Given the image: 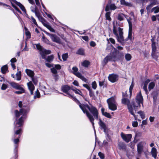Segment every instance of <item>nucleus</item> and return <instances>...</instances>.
Listing matches in <instances>:
<instances>
[{
    "mask_svg": "<svg viewBox=\"0 0 159 159\" xmlns=\"http://www.w3.org/2000/svg\"><path fill=\"white\" fill-rule=\"evenodd\" d=\"M54 68L56 69L59 70L61 68V66L60 65H56Z\"/></svg>",
    "mask_w": 159,
    "mask_h": 159,
    "instance_id": "61",
    "label": "nucleus"
},
{
    "mask_svg": "<svg viewBox=\"0 0 159 159\" xmlns=\"http://www.w3.org/2000/svg\"><path fill=\"white\" fill-rule=\"evenodd\" d=\"M118 148L120 150H124L126 149V145L123 142H120L118 143Z\"/></svg>",
    "mask_w": 159,
    "mask_h": 159,
    "instance_id": "21",
    "label": "nucleus"
},
{
    "mask_svg": "<svg viewBox=\"0 0 159 159\" xmlns=\"http://www.w3.org/2000/svg\"><path fill=\"white\" fill-rule=\"evenodd\" d=\"M7 88V85L5 84H3L1 87V89L2 90H5Z\"/></svg>",
    "mask_w": 159,
    "mask_h": 159,
    "instance_id": "54",
    "label": "nucleus"
},
{
    "mask_svg": "<svg viewBox=\"0 0 159 159\" xmlns=\"http://www.w3.org/2000/svg\"><path fill=\"white\" fill-rule=\"evenodd\" d=\"M13 2H14V3L16 4L17 6H18L22 11L25 13H26V10L22 4L20 2H17L15 0H13Z\"/></svg>",
    "mask_w": 159,
    "mask_h": 159,
    "instance_id": "18",
    "label": "nucleus"
},
{
    "mask_svg": "<svg viewBox=\"0 0 159 159\" xmlns=\"http://www.w3.org/2000/svg\"><path fill=\"white\" fill-rule=\"evenodd\" d=\"M107 102L109 109L112 111L117 109V103L114 97H112L108 98L107 100Z\"/></svg>",
    "mask_w": 159,
    "mask_h": 159,
    "instance_id": "5",
    "label": "nucleus"
},
{
    "mask_svg": "<svg viewBox=\"0 0 159 159\" xmlns=\"http://www.w3.org/2000/svg\"><path fill=\"white\" fill-rule=\"evenodd\" d=\"M82 38L86 41H88L89 40V37L88 36H82Z\"/></svg>",
    "mask_w": 159,
    "mask_h": 159,
    "instance_id": "58",
    "label": "nucleus"
},
{
    "mask_svg": "<svg viewBox=\"0 0 159 159\" xmlns=\"http://www.w3.org/2000/svg\"><path fill=\"white\" fill-rule=\"evenodd\" d=\"M21 129L20 128L16 130L15 132L14 136H15V134H20L21 133Z\"/></svg>",
    "mask_w": 159,
    "mask_h": 159,
    "instance_id": "44",
    "label": "nucleus"
},
{
    "mask_svg": "<svg viewBox=\"0 0 159 159\" xmlns=\"http://www.w3.org/2000/svg\"><path fill=\"white\" fill-rule=\"evenodd\" d=\"M122 102L123 104L127 105L129 111L131 115L134 116L135 120H137V118L134 112V110L133 106H132L130 105L129 100L127 98H124L122 99Z\"/></svg>",
    "mask_w": 159,
    "mask_h": 159,
    "instance_id": "4",
    "label": "nucleus"
},
{
    "mask_svg": "<svg viewBox=\"0 0 159 159\" xmlns=\"http://www.w3.org/2000/svg\"><path fill=\"white\" fill-rule=\"evenodd\" d=\"M101 111L103 115L108 118H111V116L110 113L106 112H105V110L103 108H101Z\"/></svg>",
    "mask_w": 159,
    "mask_h": 159,
    "instance_id": "23",
    "label": "nucleus"
},
{
    "mask_svg": "<svg viewBox=\"0 0 159 159\" xmlns=\"http://www.w3.org/2000/svg\"><path fill=\"white\" fill-rule=\"evenodd\" d=\"M98 124L101 128L104 130V132H106L107 129V127L105 123L100 119H99Z\"/></svg>",
    "mask_w": 159,
    "mask_h": 159,
    "instance_id": "19",
    "label": "nucleus"
},
{
    "mask_svg": "<svg viewBox=\"0 0 159 159\" xmlns=\"http://www.w3.org/2000/svg\"><path fill=\"white\" fill-rule=\"evenodd\" d=\"M40 97V93L37 89L35 93V95L34 96V98L35 99L36 98H39Z\"/></svg>",
    "mask_w": 159,
    "mask_h": 159,
    "instance_id": "38",
    "label": "nucleus"
},
{
    "mask_svg": "<svg viewBox=\"0 0 159 159\" xmlns=\"http://www.w3.org/2000/svg\"><path fill=\"white\" fill-rule=\"evenodd\" d=\"M72 69L73 70V74L77 77V74H78V73H80L79 72H77L78 69L76 67H73L72 68Z\"/></svg>",
    "mask_w": 159,
    "mask_h": 159,
    "instance_id": "32",
    "label": "nucleus"
},
{
    "mask_svg": "<svg viewBox=\"0 0 159 159\" xmlns=\"http://www.w3.org/2000/svg\"><path fill=\"white\" fill-rule=\"evenodd\" d=\"M132 125L134 127H136L138 126V123L137 121H133L132 122Z\"/></svg>",
    "mask_w": 159,
    "mask_h": 159,
    "instance_id": "57",
    "label": "nucleus"
},
{
    "mask_svg": "<svg viewBox=\"0 0 159 159\" xmlns=\"http://www.w3.org/2000/svg\"><path fill=\"white\" fill-rule=\"evenodd\" d=\"M109 40L110 41V42L113 44H114L115 43V41L114 39L112 38H110Z\"/></svg>",
    "mask_w": 159,
    "mask_h": 159,
    "instance_id": "63",
    "label": "nucleus"
},
{
    "mask_svg": "<svg viewBox=\"0 0 159 159\" xmlns=\"http://www.w3.org/2000/svg\"><path fill=\"white\" fill-rule=\"evenodd\" d=\"M70 89V87L67 85H65L61 87V90L64 93H66L67 95L65 96H67L70 98H72L74 101L78 103V101L75 98L73 97L72 95L70 94L68 92V91Z\"/></svg>",
    "mask_w": 159,
    "mask_h": 159,
    "instance_id": "7",
    "label": "nucleus"
},
{
    "mask_svg": "<svg viewBox=\"0 0 159 159\" xmlns=\"http://www.w3.org/2000/svg\"><path fill=\"white\" fill-rule=\"evenodd\" d=\"M77 75V77L80 78L83 81H84L85 82H87V79L84 76H82L80 73H78Z\"/></svg>",
    "mask_w": 159,
    "mask_h": 159,
    "instance_id": "31",
    "label": "nucleus"
},
{
    "mask_svg": "<svg viewBox=\"0 0 159 159\" xmlns=\"http://www.w3.org/2000/svg\"><path fill=\"white\" fill-rule=\"evenodd\" d=\"M42 39H43V41L45 43H48L49 44V40L46 38L44 36H43L42 37Z\"/></svg>",
    "mask_w": 159,
    "mask_h": 159,
    "instance_id": "55",
    "label": "nucleus"
},
{
    "mask_svg": "<svg viewBox=\"0 0 159 159\" xmlns=\"http://www.w3.org/2000/svg\"><path fill=\"white\" fill-rule=\"evenodd\" d=\"M117 8L115 4L111 3H108L106 6L105 8V11H109L110 10H114Z\"/></svg>",
    "mask_w": 159,
    "mask_h": 159,
    "instance_id": "12",
    "label": "nucleus"
},
{
    "mask_svg": "<svg viewBox=\"0 0 159 159\" xmlns=\"http://www.w3.org/2000/svg\"><path fill=\"white\" fill-rule=\"evenodd\" d=\"M31 80H32V81H33V83L34 84H36L37 82V79H35V78H34V76L33 77H31Z\"/></svg>",
    "mask_w": 159,
    "mask_h": 159,
    "instance_id": "59",
    "label": "nucleus"
},
{
    "mask_svg": "<svg viewBox=\"0 0 159 159\" xmlns=\"http://www.w3.org/2000/svg\"><path fill=\"white\" fill-rule=\"evenodd\" d=\"M142 133L141 132H138L137 133H136L135 136V140L136 139H137L141 137L142 136Z\"/></svg>",
    "mask_w": 159,
    "mask_h": 159,
    "instance_id": "42",
    "label": "nucleus"
},
{
    "mask_svg": "<svg viewBox=\"0 0 159 159\" xmlns=\"http://www.w3.org/2000/svg\"><path fill=\"white\" fill-rule=\"evenodd\" d=\"M20 137V136H19L17 138L13 139V141L15 144H16L19 143Z\"/></svg>",
    "mask_w": 159,
    "mask_h": 159,
    "instance_id": "45",
    "label": "nucleus"
},
{
    "mask_svg": "<svg viewBox=\"0 0 159 159\" xmlns=\"http://www.w3.org/2000/svg\"><path fill=\"white\" fill-rule=\"evenodd\" d=\"M10 84L12 87L15 89L18 84L15 82H12L10 83Z\"/></svg>",
    "mask_w": 159,
    "mask_h": 159,
    "instance_id": "52",
    "label": "nucleus"
},
{
    "mask_svg": "<svg viewBox=\"0 0 159 159\" xmlns=\"http://www.w3.org/2000/svg\"><path fill=\"white\" fill-rule=\"evenodd\" d=\"M98 155L99 156L100 158L101 159H104V155L103 153L101 152H99L98 153Z\"/></svg>",
    "mask_w": 159,
    "mask_h": 159,
    "instance_id": "49",
    "label": "nucleus"
},
{
    "mask_svg": "<svg viewBox=\"0 0 159 159\" xmlns=\"http://www.w3.org/2000/svg\"><path fill=\"white\" fill-rule=\"evenodd\" d=\"M120 135L122 139L126 142L128 143L131 141L132 135L131 134H125L122 132Z\"/></svg>",
    "mask_w": 159,
    "mask_h": 159,
    "instance_id": "11",
    "label": "nucleus"
},
{
    "mask_svg": "<svg viewBox=\"0 0 159 159\" xmlns=\"http://www.w3.org/2000/svg\"><path fill=\"white\" fill-rule=\"evenodd\" d=\"M134 87V84H133V82L131 84L130 86L129 89V91L130 93V95H131L132 93V90Z\"/></svg>",
    "mask_w": 159,
    "mask_h": 159,
    "instance_id": "48",
    "label": "nucleus"
},
{
    "mask_svg": "<svg viewBox=\"0 0 159 159\" xmlns=\"http://www.w3.org/2000/svg\"><path fill=\"white\" fill-rule=\"evenodd\" d=\"M152 57L155 59H157V57L155 55V52L156 50V48L155 45V43L153 41V40H152Z\"/></svg>",
    "mask_w": 159,
    "mask_h": 159,
    "instance_id": "16",
    "label": "nucleus"
},
{
    "mask_svg": "<svg viewBox=\"0 0 159 159\" xmlns=\"http://www.w3.org/2000/svg\"><path fill=\"white\" fill-rule=\"evenodd\" d=\"M111 13L109 12H107L106 13L105 17L106 19L109 21H110L111 20V18L110 17Z\"/></svg>",
    "mask_w": 159,
    "mask_h": 159,
    "instance_id": "34",
    "label": "nucleus"
},
{
    "mask_svg": "<svg viewBox=\"0 0 159 159\" xmlns=\"http://www.w3.org/2000/svg\"><path fill=\"white\" fill-rule=\"evenodd\" d=\"M25 72L26 73L27 75L31 78L33 77L34 76V72L30 69H26Z\"/></svg>",
    "mask_w": 159,
    "mask_h": 159,
    "instance_id": "20",
    "label": "nucleus"
},
{
    "mask_svg": "<svg viewBox=\"0 0 159 159\" xmlns=\"http://www.w3.org/2000/svg\"><path fill=\"white\" fill-rule=\"evenodd\" d=\"M92 88L95 89L97 88V84L96 82L94 81L92 83Z\"/></svg>",
    "mask_w": 159,
    "mask_h": 159,
    "instance_id": "51",
    "label": "nucleus"
},
{
    "mask_svg": "<svg viewBox=\"0 0 159 159\" xmlns=\"http://www.w3.org/2000/svg\"><path fill=\"white\" fill-rule=\"evenodd\" d=\"M31 19L33 23L36 26H37V24L35 19L33 16H31Z\"/></svg>",
    "mask_w": 159,
    "mask_h": 159,
    "instance_id": "56",
    "label": "nucleus"
},
{
    "mask_svg": "<svg viewBox=\"0 0 159 159\" xmlns=\"http://www.w3.org/2000/svg\"><path fill=\"white\" fill-rule=\"evenodd\" d=\"M83 85L84 87L86 88L90 92V95H91V91L92 90L90 89V87L87 84H83Z\"/></svg>",
    "mask_w": 159,
    "mask_h": 159,
    "instance_id": "43",
    "label": "nucleus"
},
{
    "mask_svg": "<svg viewBox=\"0 0 159 159\" xmlns=\"http://www.w3.org/2000/svg\"><path fill=\"white\" fill-rule=\"evenodd\" d=\"M27 85L29 90H30V94L32 95L33 93V91L34 89V87L31 81L29 82L27 84Z\"/></svg>",
    "mask_w": 159,
    "mask_h": 159,
    "instance_id": "17",
    "label": "nucleus"
},
{
    "mask_svg": "<svg viewBox=\"0 0 159 159\" xmlns=\"http://www.w3.org/2000/svg\"><path fill=\"white\" fill-rule=\"evenodd\" d=\"M136 102L138 104V106H135L133 105L134 111L136 112L138 110V108L140 107V104L142 103L143 101V98L141 95V92L137 95L136 97Z\"/></svg>",
    "mask_w": 159,
    "mask_h": 159,
    "instance_id": "8",
    "label": "nucleus"
},
{
    "mask_svg": "<svg viewBox=\"0 0 159 159\" xmlns=\"http://www.w3.org/2000/svg\"><path fill=\"white\" fill-rule=\"evenodd\" d=\"M151 152L152 156L154 158H156L157 154L156 149L154 147L152 148Z\"/></svg>",
    "mask_w": 159,
    "mask_h": 159,
    "instance_id": "22",
    "label": "nucleus"
},
{
    "mask_svg": "<svg viewBox=\"0 0 159 159\" xmlns=\"http://www.w3.org/2000/svg\"><path fill=\"white\" fill-rule=\"evenodd\" d=\"M44 25L46 26L50 31L52 32H54V30L50 25L47 24H45Z\"/></svg>",
    "mask_w": 159,
    "mask_h": 159,
    "instance_id": "39",
    "label": "nucleus"
},
{
    "mask_svg": "<svg viewBox=\"0 0 159 159\" xmlns=\"http://www.w3.org/2000/svg\"><path fill=\"white\" fill-rule=\"evenodd\" d=\"M147 85H145L144 84V86L143 87V89L146 92V93H147L148 92V90H147Z\"/></svg>",
    "mask_w": 159,
    "mask_h": 159,
    "instance_id": "62",
    "label": "nucleus"
},
{
    "mask_svg": "<svg viewBox=\"0 0 159 159\" xmlns=\"http://www.w3.org/2000/svg\"><path fill=\"white\" fill-rule=\"evenodd\" d=\"M152 11L154 12V13H157L159 12V7H157L152 8Z\"/></svg>",
    "mask_w": 159,
    "mask_h": 159,
    "instance_id": "33",
    "label": "nucleus"
},
{
    "mask_svg": "<svg viewBox=\"0 0 159 159\" xmlns=\"http://www.w3.org/2000/svg\"><path fill=\"white\" fill-rule=\"evenodd\" d=\"M16 61L17 60L15 58H13L10 61L11 63H13L16 62Z\"/></svg>",
    "mask_w": 159,
    "mask_h": 159,
    "instance_id": "64",
    "label": "nucleus"
},
{
    "mask_svg": "<svg viewBox=\"0 0 159 159\" xmlns=\"http://www.w3.org/2000/svg\"><path fill=\"white\" fill-rule=\"evenodd\" d=\"M25 92L24 90H19L18 91H16L14 92V93L17 94H20Z\"/></svg>",
    "mask_w": 159,
    "mask_h": 159,
    "instance_id": "50",
    "label": "nucleus"
},
{
    "mask_svg": "<svg viewBox=\"0 0 159 159\" xmlns=\"http://www.w3.org/2000/svg\"><path fill=\"white\" fill-rule=\"evenodd\" d=\"M72 90L76 94H78L80 95H82V93L81 91L78 89H72Z\"/></svg>",
    "mask_w": 159,
    "mask_h": 159,
    "instance_id": "40",
    "label": "nucleus"
},
{
    "mask_svg": "<svg viewBox=\"0 0 159 159\" xmlns=\"http://www.w3.org/2000/svg\"><path fill=\"white\" fill-rule=\"evenodd\" d=\"M127 20L129 23V30L128 38L130 40L132 39V24L129 19L127 18Z\"/></svg>",
    "mask_w": 159,
    "mask_h": 159,
    "instance_id": "13",
    "label": "nucleus"
},
{
    "mask_svg": "<svg viewBox=\"0 0 159 159\" xmlns=\"http://www.w3.org/2000/svg\"><path fill=\"white\" fill-rule=\"evenodd\" d=\"M68 57V55L67 53L64 54L62 55V58L64 61H66Z\"/></svg>",
    "mask_w": 159,
    "mask_h": 159,
    "instance_id": "41",
    "label": "nucleus"
},
{
    "mask_svg": "<svg viewBox=\"0 0 159 159\" xmlns=\"http://www.w3.org/2000/svg\"><path fill=\"white\" fill-rule=\"evenodd\" d=\"M121 4L123 5H125L127 6L128 4L127 2H126L125 0H120Z\"/></svg>",
    "mask_w": 159,
    "mask_h": 159,
    "instance_id": "53",
    "label": "nucleus"
},
{
    "mask_svg": "<svg viewBox=\"0 0 159 159\" xmlns=\"http://www.w3.org/2000/svg\"><path fill=\"white\" fill-rule=\"evenodd\" d=\"M114 56L113 54H110L106 56L103 61V63L106 64L108 61H114Z\"/></svg>",
    "mask_w": 159,
    "mask_h": 159,
    "instance_id": "15",
    "label": "nucleus"
},
{
    "mask_svg": "<svg viewBox=\"0 0 159 159\" xmlns=\"http://www.w3.org/2000/svg\"><path fill=\"white\" fill-rule=\"evenodd\" d=\"M2 73L3 74H5L7 70V66L6 65L3 66L1 69Z\"/></svg>",
    "mask_w": 159,
    "mask_h": 159,
    "instance_id": "27",
    "label": "nucleus"
},
{
    "mask_svg": "<svg viewBox=\"0 0 159 159\" xmlns=\"http://www.w3.org/2000/svg\"><path fill=\"white\" fill-rule=\"evenodd\" d=\"M46 55H45V58H43L44 59H45L46 61L48 62H50L51 61H52L53 60V59H54V56L53 55H51L49 56H48L47 57V58H46Z\"/></svg>",
    "mask_w": 159,
    "mask_h": 159,
    "instance_id": "24",
    "label": "nucleus"
},
{
    "mask_svg": "<svg viewBox=\"0 0 159 159\" xmlns=\"http://www.w3.org/2000/svg\"><path fill=\"white\" fill-rule=\"evenodd\" d=\"M127 18L126 16L122 13H120L118 15V19L119 20L121 21L123 20L124 17Z\"/></svg>",
    "mask_w": 159,
    "mask_h": 159,
    "instance_id": "26",
    "label": "nucleus"
},
{
    "mask_svg": "<svg viewBox=\"0 0 159 159\" xmlns=\"http://www.w3.org/2000/svg\"><path fill=\"white\" fill-rule=\"evenodd\" d=\"M155 85V84L154 82H151L149 83L148 85V89L149 91L154 88Z\"/></svg>",
    "mask_w": 159,
    "mask_h": 159,
    "instance_id": "30",
    "label": "nucleus"
},
{
    "mask_svg": "<svg viewBox=\"0 0 159 159\" xmlns=\"http://www.w3.org/2000/svg\"><path fill=\"white\" fill-rule=\"evenodd\" d=\"M16 80H20L21 78V72L20 71L16 73Z\"/></svg>",
    "mask_w": 159,
    "mask_h": 159,
    "instance_id": "35",
    "label": "nucleus"
},
{
    "mask_svg": "<svg viewBox=\"0 0 159 159\" xmlns=\"http://www.w3.org/2000/svg\"><path fill=\"white\" fill-rule=\"evenodd\" d=\"M138 113L140 114L142 119L144 118L145 116L143 113L142 111H139L138 112Z\"/></svg>",
    "mask_w": 159,
    "mask_h": 159,
    "instance_id": "47",
    "label": "nucleus"
},
{
    "mask_svg": "<svg viewBox=\"0 0 159 159\" xmlns=\"http://www.w3.org/2000/svg\"><path fill=\"white\" fill-rule=\"evenodd\" d=\"M125 58L126 60L127 61H129L130 60L131 58V56L129 54L127 53L126 54L125 56Z\"/></svg>",
    "mask_w": 159,
    "mask_h": 159,
    "instance_id": "37",
    "label": "nucleus"
},
{
    "mask_svg": "<svg viewBox=\"0 0 159 159\" xmlns=\"http://www.w3.org/2000/svg\"><path fill=\"white\" fill-rule=\"evenodd\" d=\"M22 86V85H20L18 84L15 89L19 90H24Z\"/></svg>",
    "mask_w": 159,
    "mask_h": 159,
    "instance_id": "46",
    "label": "nucleus"
},
{
    "mask_svg": "<svg viewBox=\"0 0 159 159\" xmlns=\"http://www.w3.org/2000/svg\"><path fill=\"white\" fill-rule=\"evenodd\" d=\"M108 79L111 82L114 83L118 80V76L117 75L114 74H110L109 75Z\"/></svg>",
    "mask_w": 159,
    "mask_h": 159,
    "instance_id": "14",
    "label": "nucleus"
},
{
    "mask_svg": "<svg viewBox=\"0 0 159 159\" xmlns=\"http://www.w3.org/2000/svg\"><path fill=\"white\" fill-rule=\"evenodd\" d=\"M45 33L50 37L51 39L53 42L59 43H61V41L60 38L56 35L51 34L46 31H45Z\"/></svg>",
    "mask_w": 159,
    "mask_h": 159,
    "instance_id": "9",
    "label": "nucleus"
},
{
    "mask_svg": "<svg viewBox=\"0 0 159 159\" xmlns=\"http://www.w3.org/2000/svg\"><path fill=\"white\" fill-rule=\"evenodd\" d=\"M77 103L79 106L80 107L84 113H86L89 120L92 124L94 131V117L97 120L98 119V112L97 108L93 106L89 107L87 104H82L80 103L79 101H77Z\"/></svg>",
    "mask_w": 159,
    "mask_h": 159,
    "instance_id": "1",
    "label": "nucleus"
},
{
    "mask_svg": "<svg viewBox=\"0 0 159 159\" xmlns=\"http://www.w3.org/2000/svg\"><path fill=\"white\" fill-rule=\"evenodd\" d=\"M51 70L52 72L54 74V76L55 77V79H56L58 76L57 75V69L53 67L51 68Z\"/></svg>",
    "mask_w": 159,
    "mask_h": 159,
    "instance_id": "25",
    "label": "nucleus"
},
{
    "mask_svg": "<svg viewBox=\"0 0 159 159\" xmlns=\"http://www.w3.org/2000/svg\"><path fill=\"white\" fill-rule=\"evenodd\" d=\"M76 53L80 55H84V50L82 48L79 49L77 51Z\"/></svg>",
    "mask_w": 159,
    "mask_h": 159,
    "instance_id": "29",
    "label": "nucleus"
},
{
    "mask_svg": "<svg viewBox=\"0 0 159 159\" xmlns=\"http://www.w3.org/2000/svg\"><path fill=\"white\" fill-rule=\"evenodd\" d=\"M89 61L87 60L84 61L82 64V66L85 67H88L89 65Z\"/></svg>",
    "mask_w": 159,
    "mask_h": 159,
    "instance_id": "28",
    "label": "nucleus"
},
{
    "mask_svg": "<svg viewBox=\"0 0 159 159\" xmlns=\"http://www.w3.org/2000/svg\"><path fill=\"white\" fill-rule=\"evenodd\" d=\"M144 143L141 142L139 143L137 145V151L139 156H140L143 152V146Z\"/></svg>",
    "mask_w": 159,
    "mask_h": 159,
    "instance_id": "10",
    "label": "nucleus"
},
{
    "mask_svg": "<svg viewBox=\"0 0 159 159\" xmlns=\"http://www.w3.org/2000/svg\"><path fill=\"white\" fill-rule=\"evenodd\" d=\"M30 109L28 107L24 106L19 111L17 110L15 111L16 120L14 122V129H17L18 128L22 125L24 120L25 118L27 113L29 111Z\"/></svg>",
    "mask_w": 159,
    "mask_h": 159,
    "instance_id": "2",
    "label": "nucleus"
},
{
    "mask_svg": "<svg viewBox=\"0 0 159 159\" xmlns=\"http://www.w3.org/2000/svg\"><path fill=\"white\" fill-rule=\"evenodd\" d=\"M113 33L116 37L118 41L120 43L124 41L122 29L120 27L117 28L114 24L113 25Z\"/></svg>",
    "mask_w": 159,
    "mask_h": 159,
    "instance_id": "3",
    "label": "nucleus"
},
{
    "mask_svg": "<svg viewBox=\"0 0 159 159\" xmlns=\"http://www.w3.org/2000/svg\"><path fill=\"white\" fill-rule=\"evenodd\" d=\"M13 2V0L11 2V3L12 5V6L14 8V9L17 11L20 14H22V12L14 4Z\"/></svg>",
    "mask_w": 159,
    "mask_h": 159,
    "instance_id": "36",
    "label": "nucleus"
},
{
    "mask_svg": "<svg viewBox=\"0 0 159 159\" xmlns=\"http://www.w3.org/2000/svg\"><path fill=\"white\" fill-rule=\"evenodd\" d=\"M90 45L92 47H94L96 45V44L95 42L93 41H91L90 42Z\"/></svg>",
    "mask_w": 159,
    "mask_h": 159,
    "instance_id": "60",
    "label": "nucleus"
},
{
    "mask_svg": "<svg viewBox=\"0 0 159 159\" xmlns=\"http://www.w3.org/2000/svg\"><path fill=\"white\" fill-rule=\"evenodd\" d=\"M35 45L37 48L39 50L40 54L42 58H45V55L49 54L51 53V51L50 50L43 49L39 43L36 44Z\"/></svg>",
    "mask_w": 159,
    "mask_h": 159,
    "instance_id": "6",
    "label": "nucleus"
}]
</instances>
